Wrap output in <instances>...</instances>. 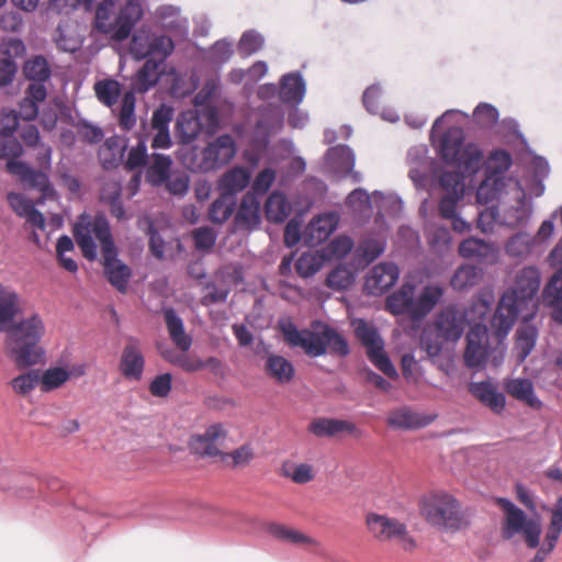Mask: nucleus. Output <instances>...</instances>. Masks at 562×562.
I'll return each instance as SVG.
<instances>
[{
	"label": "nucleus",
	"instance_id": "nucleus-1",
	"mask_svg": "<svg viewBox=\"0 0 562 562\" xmlns=\"http://www.w3.org/2000/svg\"><path fill=\"white\" fill-rule=\"evenodd\" d=\"M438 154L445 164L457 169L445 171L440 177L445 193L439 201V213L448 220L458 213V204L464 196L465 177L475 176L482 167L483 151L473 143H464V132L460 126H451L440 138Z\"/></svg>",
	"mask_w": 562,
	"mask_h": 562
},
{
	"label": "nucleus",
	"instance_id": "nucleus-2",
	"mask_svg": "<svg viewBox=\"0 0 562 562\" xmlns=\"http://www.w3.org/2000/svg\"><path fill=\"white\" fill-rule=\"evenodd\" d=\"M496 503L504 512L501 527L502 539L509 541L520 535L527 548L537 549L528 562H546L554 551L562 533V496L558 497L553 508L550 509V525L542 543H540L542 526L539 517L528 518L526 513L508 498L498 497Z\"/></svg>",
	"mask_w": 562,
	"mask_h": 562
},
{
	"label": "nucleus",
	"instance_id": "nucleus-3",
	"mask_svg": "<svg viewBox=\"0 0 562 562\" xmlns=\"http://www.w3.org/2000/svg\"><path fill=\"white\" fill-rule=\"evenodd\" d=\"M93 235L101 244L103 272L106 280L115 290L125 294L133 271L117 257V249L112 238L109 221L103 214H97L92 217L82 213L74 226V236L83 257L90 261L95 260L98 256V246Z\"/></svg>",
	"mask_w": 562,
	"mask_h": 562
},
{
	"label": "nucleus",
	"instance_id": "nucleus-4",
	"mask_svg": "<svg viewBox=\"0 0 562 562\" xmlns=\"http://www.w3.org/2000/svg\"><path fill=\"white\" fill-rule=\"evenodd\" d=\"M540 284L541 274L536 266L517 271L514 285L503 293L492 316V328L499 338H506L519 317L535 315Z\"/></svg>",
	"mask_w": 562,
	"mask_h": 562
},
{
	"label": "nucleus",
	"instance_id": "nucleus-5",
	"mask_svg": "<svg viewBox=\"0 0 562 562\" xmlns=\"http://www.w3.org/2000/svg\"><path fill=\"white\" fill-rule=\"evenodd\" d=\"M7 333L8 356L19 369L40 363L45 355L41 339L45 334V324L38 313L22 318L9 327Z\"/></svg>",
	"mask_w": 562,
	"mask_h": 562
},
{
	"label": "nucleus",
	"instance_id": "nucleus-6",
	"mask_svg": "<svg viewBox=\"0 0 562 562\" xmlns=\"http://www.w3.org/2000/svg\"><path fill=\"white\" fill-rule=\"evenodd\" d=\"M321 330L299 329L292 322L280 323V330L284 341L290 347H300L312 358L330 353L339 357L349 355L347 340L335 328L326 324H319Z\"/></svg>",
	"mask_w": 562,
	"mask_h": 562
},
{
	"label": "nucleus",
	"instance_id": "nucleus-7",
	"mask_svg": "<svg viewBox=\"0 0 562 562\" xmlns=\"http://www.w3.org/2000/svg\"><path fill=\"white\" fill-rule=\"evenodd\" d=\"M443 296L438 284L425 285L416 294V285L404 282L398 290L386 297V310L393 315H407L413 321L424 319Z\"/></svg>",
	"mask_w": 562,
	"mask_h": 562
},
{
	"label": "nucleus",
	"instance_id": "nucleus-8",
	"mask_svg": "<svg viewBox=\"0 0 562 562\" xmlns=\"http://www.w3.org/2000/svg\"><path fill=\"white\" fill-rule=\"evenodd\" d=\"M22 155L23 146L14 136H1L0 159L7 160L8 172L15 176L25 188L38 191L42 194L38 203L54 199L56 191L49 177L26 162L18 160Z\"/></svg>",
	"mask_w": 562,
	"mask_h": 562
},
{
	"label": "nucleus",
	"instance_id": "nucleus-9",
	"mask_svg": "<svg viewBox=\"0 0 562 562\" xmlns=\"http://www.w3.org/2000/svg\"><path fill=\"white\" fill-rule=\"evenodd\" d=\"M496 333L483 324L473 325L467 334V348L464 363L468 368L481 370L485 368L488 358H493V364L499 366L504 359L503 340Z\"/></svg>",
	"mask_w": 562,
	"mask_h": 562
},
{
	"label": "nucleus",
	"instance_id": "nucleus-10",
	"mask_svg": "<svg viewBox=\"0 0 562 562\" xmlns=\"http://www.w3.org/2000/svg\"><path fill=\"white\" fill-rule=\"evenodd\" d=\"M220 438H225V431L222 424H213L206 428L204 434L198 436L192 446L196 453L207 457L222 456V460L227 458L233 460V467H243L248 464L255 457L254 449L246 443L229 453H222L216 446Z\"/></svg>",
	"mask_w": 562,
	"mask_h": 562
},
{
	"label": "nucleus",
	"instance_id": "nucleus-11",
	"mask_svg": "<svg viewBox=\"0 0 562 562\" xmlns=\"http://www.w3.org/2000/svg\"><path fill=\"white\" fill-rule=\"evenodd\" d=\"M420 513L434 526L454 529L461 524L459 504L447 493H435L425 497L420 505Z\"/></svg>",
	"mask_w": 562,
	"mask_h": 562
},
{
	"label": "nucleus",
	"instance_id": "nucleus-12",
	"mask_svg": "<svg viewBox=\"0 0 562 562\" xmlns=\"http://www.w3.org/2000/svg\"><path fill=\"white\" fill-rule=\"evenodd\" d=\"M236 155V143L232 135L223 134L201 151L200 161H192L188 168L193 172H210L228 164Z\"/></svg>",
	"mask_w": 562,
	"mask_h": 562
},
{
	"label": "nucleus",
	"instance_id": "nucleus-13",
	"mask_svg": "<svg viewBox=\"0 0 562 562\" xmlns=\"http://www.w3.org/2000/svg\"><path fill=\"white\" fill-rule=\"evenodd\" d=\"M498 210L501 211L499 225L517 228L528 223L531 215V206L527 204L526 192L520 182L509 183V190Z\"/></svg>",
	"mask_w": 562,
	"mask_h": 562
},
{
	"label": "nucleus",
	"instance_id": "nucleus-14",
	"mask_svg": "<svg viewBox=\"0 0 562 562\" xmlns=\"http://www.w3.org/2000/svg\"><path fill=\"white\" fill-rule=\"evenodd\" d=\"M367 526L369 531L380 541L398 540L405 551H412L416 542L407 532L406 526L395 518L380 514H368Z\"/></svg>",
	"mask_w": 562,
	"mask_h": 562
},
{
	"label": "nucleus",
	"instance_id": "nucleus-15",
	"mask_svg": "<svg viewBox=\"0 0 562 562\" xmlns=\"http://www.w3.org/2000/svg\"><path fill=\"white\" fill-rule=\"evenodd\" d=\"M277 91L284 104L300 105L306 93V83L300 71L289 72L281 77L279 89L276 85L269 83L260 89L259 94L265 97L274 94Z\"/></svg>",
	"mask_w": 562,
	"mask_h": 562
},
{
	"label": "nucleus",
	"instance_id": "nucleus-16",
	"mask_svg": "<svg viewBox=\"0 0 562 562\" xmlns=\"http://www.w3.org/2000/svg\"><path fill=\"white\" fill-rule=\"evenodd\" d=\"M143 15L144 11L139 0H127L115 19L111 18V30L101 33L110 35L115 41H124L131 35L132 30Z\"/></svg>",
	"mask_w": 562,
	"mask_h": 562
},
{
	"label": "nucleus",
	"instance_id": "nucleus-17",
	"mask_svg": "<svg viewBox=\"0 0 562 562\" xmlns=\"http://www.w3.org/2000/svg\"><path fill=\"white\" fill-rule=\"evenodd\" d=\"M145 369V357L142 342L137 337L128 336L122 349L119 370L121 374L131 381H139Z\"/></svg>",
	"mask_w": 562,
	"mask_h": 562
},
{
	"label": "nucleus",
	"instance_id": "nucleus-18",
	"mask_svg": "<svg viewBox=\"0 0 562 562\" xmlns=\"http://www.w3.org/2000/svg\"><path fill=\"white\" fill-rule=\"evenodd\" d=\"M398 277L400 269L395 263L381 262L367 274L364 289L370 295H382L397 282Z\"/></svg>",
	"mask_w": 562,
	"mask_h": 562
},
{
	"label": "nucleus",
	"instance_id": "nucleus-19",
	"mask_svg": "<svg viewBox=\"0 0 562 562\" xmlns=\"http://www.w3.org/2000/svg\"><path fill=\"white\" fill-rule=\"evenodd\" d=\"M308 431L318 438H331L342 432L361 438L363 431L356 424L347 419L318 417L308 425Z\"/></svg>",
	"mask_w": 562,
	"mask_h": 562
},
{
	"label": "nucleus",
	"instance_id": "nucleus-20",
	"mask_svg": "<svg viewBox=\"0 0 562 562\" xmlns=\"http://www.w3.org/2000/svg\"><path fill=\"white\" fill-rule=\"evenodd\" d=\"M519 182L507 177H497L493 173L485 175V179L480 183L476 190V200L480 204H488L493 201L502 203L506 196V191L509 190V183Z\"/></svg>",
	"mask_w": 562,
	"mask_h": 562
},
{
	"label": "nucleus",
	"instance_id": "nucleus-21",
	"mask_svg": "<svg viewBox=\"0 0 562 562\" xmlns=\"http://www.w3.org/2000/svg\"><path fill=\"white\" fill-rule=\"evenodd\" d=\"M435 325L443 340L457 341L464 331L465 319L457 307L448 306L439 313Z\"/></svg>",
	"mask_w": 562,
	"mask_h": 562
},
{
	"label": "nucleus",
	"instance_id": "nucleus-22",
	"mask_svg": "<svg viewBox=\"0 0 562 562\" xmlns=\"http://www.w3.org/2000/svg\"><path fill=\"white\" fill-rule=\"evenodd\" d=\"M338 218L334 213H325L313 218L304 229L303 239L308 246H317L336 231Z\"/></svg>",
	"mask_w": 562,
	"mask_h": 562
},
{
	"label": "nucleus",
	"instance_id": "nucleus-23",
	"mask_svg": "<svg viewBox=\"0 0 562 562\" xmlns=\"http://www.w3.org/2000/svg\"><path fill=\"white\" fill-rule=\"evenodd\" d=\"M236 225L245 231H255L261 224V201L254 192H247L235 215Z\"/></svg>",
	"mask_w": 562,
	"mask_h": 562
},
{
	"label": "nucleus",
	"instance_id": "nucleus-24",
	"mask_svg": "<svg viewBox=\"0 0 562 562\" xmlns=\"http://www.w3.org/2000/svg\"><path fill=\"white\" fill-rule=\"evenodd\" d=\"M435 418V415L418 414L408 406H403L390 413L387 424L396 429H417L430 425Z\"/></svg>",
	"mask_w": 562,
	"mask_h": 562
},
{
	"label": "nucleus",
	"instance_id": "nucleus-25",
	"mask_svg": "<svg viewBox=\"0 0 562 562\" xmlns=\"http://www.w3.org/2000/svg\"><path fill=\"white\" fill-rule=\"evenodd\" d=\"M20 295L15 290L0 283V333L9 329L20 314Z\"/></svg>",
	"mask_w": 562,
	"mask_h": 562
},
{
	"label": "nucleus",
	"instance_id": "nucleus-26",
	"mask_svg": "<svg viewBox=\"0 0 562 562\" xmlns=\"http://www.w3.org/2000/svg\"><path fill=\"white\" fill-rule=\"evenodd\" d=\"M470 392L485 406L496 414L504 411L506 398L497 387L487 381L475 382L470 385Z\"/></svg>",
	"mask_w": 562,
	"mask_h": 562
},
{
	"label": "nucleus",
	"instance_id": "nucleus-27",
	"mask_svg": "<svg viewBox=\"0 0 562 562\" xmlns=\"http://www.w3.org/2000/svg\"><path fill=\"white\" fill-rule=\"evenodd\" d=\"M251 172L246 167H233L218 180V189L223 194L234 196L241 192L250 182Z\"/></svg>",
	"mask_w": 562,
	"mask_h": 562
},
{
	"label": "nucleus",
	"instance_id": "nucleus-28",
	"mask_svg": "<svg viewBox=\"0 0 562 562\" xmlns=\"http://www.w3.org/2000/svg\"><path fill=\"white\" fill-rule=\"evenodd\" d=\"M325 165L334 172L346 176L355 167V154L347 145L330 147L325 154Z\"/></svg>",
	"mask_w": 562,
	"mask_h": 562
},
{
	"label": "nucleus",
	"instance_id": "nucleus-29",
	"mask_svg": "<svg viewBox=\"0 0 562 562\" xmlns=\"http://www.w3.org/2000/svg\"><path fill=\"white\" fill-rule=\"evenodd\" d=\"M538 336V328L532 324L524 323L516 329L514 351L519 364L522 363L535 349Z\"/></svg>",
	"mask_w": 562,
	"mask_h": 562
},
{
	"label": "nucleus",
	"instance_id": "nucleus-30",
	"mask_svg": "<svg viewBox=\"0 0 562 562\" xmlns=\"http://www.w3.org/2000/svg\"><path fill=\"white\" fill-rule=\"evenodd\" d=\"M127 148V139L122 136H111L105 139L99 151L100 161L104 169L117 167L124 158Z\"/></svg>",
	"mask_w": 562,
	"mask_h": 562
},
{
	"label": "nucleus",
	"instance_id": "nucleus-31",
	"mask_svg": "<svg viewBox=\"0 0 562 562\" xmlns=\"http://www.w3.org/2000/svg\"><path fill=\"white\" fill-rule=\"evenodd\" d=\"M166 326L173 344L182 351H188L192 345V338L186 334L182 318L172 307L164 310Z\"/></svg>",
	"mask_w": 562,
	"mask_h": 562
},
{
	"label": "nucleus",
	"instance_id": "nucleus-32",
	"mask_svg": "<svg viewBox=\"0 0 562 562\" xmlns=\"http://www.w3.org/2000/svg\"><path fill=\"white\" fill-rule=\"evenodd\" d=\"M506 391L518 401L526 403L533 409H540L542 402L535 394L533 384L529 379L517 378L507 382Z\"/></svg>",
	"mask_w": 562,
	"mask_h": 562
},
{
	"label": "nucleus",
	"instance_id": "nucleus-33",
	"mask_svg": "<svg viewBox=\"0 0 562 562\" xmlns=\"http://www.w3.org/2000/svg\"><path fill=\"white\" fill-rule=\"evenodd\" d=\"M87 11L94 10V27L97 31L109 32L113 18L115 0H82Z\"/></svg>",
	"mask_w": 562,
	"mask_h": 562
},
{
	"label": "nucleus",
	"instance_id": "nucleus-34",
	"mask_svg": "<svg viewBox=\"0 0 562 562\" xmlns=\"http://www.w3.org/2000/svg\"><path fill=\"white\" fill-rule=\"evenodd\" d=\"M265 370L271 379L280 384L290 383L295 374V369L288 359L273 353L267 357Z\"/></svg>",
	"mask_w": 562,
	"mask_h": 562
},
{
	"label": "nucleus",
	"instance_id": "nucleus-35",
	"mask_svg": "<svg viewBox=\"0 0 562 562\" xmlns=\"http://www.w3.org/2000/svg\"><path fill=\"white\" fill-rule=\"evenodd\" d=\"M291 204L280 191H273L265 203V215L268 222L283 223L291 213Z\"/></svg>",
	"mask_w": 562,
	"mask_h": 562
},
{
	"label": "nucleus",
	"instance_id": "nucleus-36",
	"mask_svg": "<svg viewBox=\"0 0 562 562\" xmlns=\"http://www.w3.org/2000/svg\"><path fill=\"white\" fill-rule=\"evenodd\" d=\"M176 131L183 144H190L202 133L203 123L194 111L183 112L177 119Z\"/></svg>",
	"mask_w": 562,
	"mask_h": 562
},
{
	"label": "nucleus",
	"instance_id": "nucleus-37",
	"mask_svg": "<svg viewBox=\"0 0 562 562\" xmlns=\"http://www.w3.org/2000/svg\"><path fill=\"white\" fill-rule=\"evenodd\" d=\"M536 246V237L526 232L513 235L505 244V252L510 258L524 260L528 258Z\"/></svg>",
	"mask_w": 562,
	"mask_h": 562
},
{
	"label": "nucleus",
	"instance_id": "nucleus-38",
	"mask_svg": "<svg viewBox=\"0 0 562 562\" xmlns=\"http://www.w3.org/2000/svg\"><path fill=\"white\" fill-rule=\"evenodd\" d=\"M171 165L172 160L170 156L154 154L146 171L147 181L154 187L164 184L170 176Z\"/></svg>",
	"mask_w": 562,
	"mask_h": 562
},
{
	"label": "nucleus",
	"instance_id": "nucleus-39",
	"mask_svg": "<svg viewBox=\"0 0 562 562\" xmlns=\"http://www.w3.org/2000/svg\"><path fill=\"white\" fill-rule=\"evenodd\" d=\"M146 61L137 71L134 88L136 91L144 93L157 85L160 78V64L154 58H145Z\"/></svg>",
	"mask_w": 562,
	"mask_h": 562
},
{
	"label": "nucleus",
	"instance_id": "nucleus-40",
	"mask_svg": "<svg viewBox=\"0 0 562 562\" xmlns=\"http://www.w3.org/2000/svg\"><path fill=\"white\" fill-rule=\"evenodd\" d=\"M482 278V270L473 265H461L451 277L450 284L457 291L475 286Z\"/></svg>",
	"mask_w": 562,
	"mask_h": 562
},
{
	"label": "nucleus",
	"instance_id": "nucleus-41",
	"mask_svg": "<svg viewBox=\"0 0 562 562\" xmlns=\"http://www.w3.org/2000/svg\"><path fill=\"white\" fill-rule=\"evenodd\" d=\"M235 209L236 198L221 193L209 207V218L212 223L222 225L228 221Z\"/></svg>",
	"mask_w": 562,
	"mask_h": 562
},
{
	"label": "nucleus",
	"instance_id": "nucleus-42",
	"mask_svg": "<svg viewBox=\"0 0 562 562\" xmlns=\"http://www.w3.org/2000/svg\"><path fill=\"white\" fill-rule=\"evenodd\" d=\"M324 262L325 256L318 251L303 252L295 262V271L301 278L307 279L316 274Z\"/></svg>",
	"mask_w": 562,
	"mask_h": 562
},
{
	"label": "nucleus",
	"instance_id": "nucleus-43",
	"mask_svg": "<svg viewBox=\"0 0 562 562\" xmlns=\"http://www.w3.org/2000/svg\"><path fill=\"white\" fill-rule=\"evenodd\" d=\"M94 92L102 104L112 108L117 103L122 87L117 80L109 78L97 81Z\"/></svg>",
	"mask_w": 562,
	"mask_h": 562
},
{
	"label": "nucleus",
	"instance_id": "nucleus-44",
	"mask_svg": "<svg viewBox=\"0 0 562 562\" xmlns=\"http://www.w3.org/2000/svg\"><path fill=\"white\" fill-rule=\"evenodd\" d=\"M23 72L30 81L47 82L52 76V69L44 56H34L25 61Z\"/></svg>",
	"mask_w": 562,
	"mask_h": 562
},
{
	"label": "nucleus",
	"instance_id": "nucleus-45",
	"mask_svg": "<svg viewBox=\"0 0 562 562\" xmlns=\"http://www.w3.org/2000/svg\"><path fill=\"white\" fill-rule=\"evenodd\" d=\"M136 98L134 91H126L117 113L119 125L123 131H131L136 125L135 115Z\"/></svg>",
	"mask_w": 562,
	"mask_h": 562
},
{
	"label": "nucleus",
	"instance_id": "nucleus-46",
	"mask_svg": "<svg viewBox=\"0 0 562 562\" xmlns=\"http://www.w3.org/2000/svg\"><path fill=\"white\" fill-rule=\"evenodd\" d=\"M493 250L492 244L475 237L464 239L459 246V255L463 258L486 259Z\"/></svg>",
	"mask_w": 562,
	"mask_h": 562
},
{
	"label": "nucleus",
	"instance_id": "nucleus-47",
	"mask_svg": "<svg viewBox=\"0 0 562 562\" xmlns=\"http://www.w3.org/2000/svg\"><path fill=\"white\" fill-rule=\"evenodd\" d=\"M268 531L271 536L284 542L293 544H316L313 538L284 525L270 524Z\"/></svg>",
	"mask_w": 562,
	"mask_h": 562
},
{
	"label": "nucleus",
	"instance_id": "nucleus-48",
	"mask_svg": "<svg viewBox=\"0 0 562 562\" xmlns=\"http://www.w3.org/2000/svg\"><path fill=\"white\" fill-rule=\"evenodd\" d=\"M71 372L61 367L48 368L40 375V385L43 392H50L61 387L70 378Z\"/></svg>",
	"mask_w": 562,
	"mask_h": 562
},
{
	"label": "nucleus",
	"instance_id": "nucleus-49",
	"mask_svg": "<svg viewBox=\"0 0 562 562\" xmlns=\"http://www.w3.org/2000/svg\"><path fill=\"white\" fill-rule=\"evenodd\" d=\"M355 334L361 344L366 347V351L376 348L384 344L378 329L368 324L364 319H358L355 325Z\"/></svg>",
	"mask_w": 562,
	"mask_h": 562
},
{
	"label": "nucleus",
	"instance_id": "nucleus-50",
	"mask_svg": "<svg viewBox=\"0 0 562 562\" xmlns=\"http://www.w3.org/2000/svg\"><path fill=\"white\" fill-rule=\"evenodd\" d=\"M385 246L386 243L384 239L369 236L359 243L357 254L367 263H370L384 252Z\"/></svg>",
	"mask_w": 562,
	"mask_h": 562
},
{
	"label": "nucleus",
	"instance_id": "nucleus-51",
	"mask_svg": "<svg viewBox=\"0 0 562 562\" xmlns=\"http://www.w3.org/2000/svg\"><path fill=\"white\" fill-rule=\"evenodd\" d=\"M367 356L370 362L387 378L395 379L398 376L396 368L384 349V344L367 351Z\"/></svg>",
	"mask_w": 562,
	"mask_h": 562
},
{
	"label": "nucleus",
	"instance_id": "nucleus-52",
	"mask_svg": "<svg viewBox=\"0 0 562 562\" xmlns=\"http://www.w3.org/2000/svg\"><path fill=\"white\" fill-rule=\"evenodd\" d=\"M512 156L506 150H494L485 162L486 172L497 177H506L505 173L512 167Z\"/></svg>",
	"mask_w": 562,
	"mask_h": 562
},
{
	"label": "nucleus",
	"instance_id": "nucleus-53",
	"mask_svg": "<svg viewBox=\"0 0 562 562\" xmlns=\"http://www.w3.org/2000/svg\"><path fill=\"white\" fill-rule=\"evenodd\" d=\"M151 36L153 34L146 30H138L134 33L130 52L135 59L142 60L148 58L150 55Z\"/></svg>",
	"mask_w": 562,
	"mask_h": 562
},
{
	"label": "nucleus",
	"instance_id": "nucleus-54",
	"mask_svg": "<svg viewBox=\"0 0 562 562\" xmlns=\"http://www.w3.org/2000/svg\"><path fill=\"white\" fill-rule=\"evenodd\" d=\"M37 384H40V373L37 370H30L10 381V385L14 393L21 396L30 394Z\"/></svg>",
	"mask_w": 562,
	"mask_h": 562
},
{
	"label": "nucleus",
	"instance_id": "nucleus-55",
	"mask_svg": "<svg viewBox=\"0 0 562 562\" xmlns=\"http://www.w3.org/2000/svg\"><path fill=\"white\" fill-rule=\"evenodd\" d=\"M265 44L263 36L255 30L246 31L238 43V53L243 57H249L260 50Z\"/></svg>",
	"mask_w": 562,
	"mask_h": 562
},
{
	"label": "nucleus",
	"instance_id": "nucleus-56",
	"mask_svg": "<svg viewBox=\"0 0 562 562\" xmlns=\"http://www.w3.org/2000/svg\"><path fill=\"white\" fill-rule=\"evenodd\" d=\"M173 48V42L169 36L153 34L148 58H154L161 65L172 54Z\"/></svg>",
	"mask_w": 562,
	"mask_h": 562
},
{
	"label": "nucleus",
	"instance_id": "nucleus-57",
	"mask_svg": "<svg viewBox=\"0 0 562 562\" xmlns=\"http://www.w3.org/2000/svg\"><path fill=\"white\" fill-rule=\"evenodd\" d=\"M498 117V110L490 103L481 102L473 111V121L484 128L494 126L497 123Z\"/></svg>",
	"mask_w": 562,
	"mask_h": 562
},
{
	"label": "nucleus",
	"instance_id": "nucleus-58",
	"mask_svg": "<svg viewBox=\"0 0 562 562\" xmlns=\"http://www.w3.org/2000/svg\"><path fill=\"white\" fill-rule=\"evenodd\" d=\"M543 305L562 304V276L555 272L547 282L541 294Z\"/></svg>",
	"mask_w": 562,
	"mask_h": 562
},
{
	"label": "nucleus",
	"instance_id": "nucleus-59",
	"mask_svg": "<svg viewBox=\"0 0 562 562\" xmlns=\"http://www.w3.org/2000/svg\"><path fill=\"white\" fill-rule=\"evenodd\" d=\"M284 114L279 106L266 110L262 119L258 121L257 128L266 130L268 134L278 133L283 125Z\"/></svg>",
	"mask_w": 562,
	"mask_h": 562
},
{
	"label": "nucleus",
	"instance_id": "nucleus-60",
	"mask_svg": "<svg viewBox=\"0 0 562 562\" xmlns=\"http://www.w3.org/2000/svg\"><path fill=\"white\" fill-rule=\"evenodd\" d=\"M222 83L218 77L207 79L201 90L194 95V105L209 104L220 93Z\"/></svg>",
	"mask_w": 562,
	"mask_h": 562
},
{
	"label": "nucleus",
	"instance_id": "nucleus-61",
	"mask_svg": "<svg viewBox=\"0 0 562 562\" xmlns=\"http://www.w3.org/2000/svg\"><path fill=\"white\" fill-rule=\"evenodd\" d=\"M353 282V276L346 267H337L333 269L326 279L328 288L334 290H346Z\"/></svg>",
	"mask_w": 562,
	"mask_h": 562
},
{
	"label": "nucleus",
	"instance_id": "nucleus-62",
	"mask_svg": "<svg viewBox=\"0 0 562 562\" xmlns=\"http://www.w3.org/2000/svg\"><path fill=\"white\" fill-rule=\"evenodd\" d=\"M232 55V43L226 40H220L211 47L207 58L212 65L221 67L231 59Z\"/></svg>",
	"mask_w": 562,
	"mask_h": 562
},
{
	"label": "nucleus",
	"instance_id": "nucleus-63",
	"mask_svg": "<svg viewBox=\"0 0 562 562\" xmlns=\"http://www.w3.org/2000/svg\"><path fill=\"white\" fill-rule=\"evenodd\" d=\"M217 239V232L209 226L199 227L193 232L194 247L198 250H211Z\"/></svg>",
	"mask_w": 562,
	"mask_h": 562
},
{
	"label": "nucleus",
	"instance_id": "nucleus-64",
	"mask_svg": "<svg viewBox=\"0 0 562 562\" xmlns=\"http://www.w3.org/2000/svg\"><path fill=\"white\" fill-rule=\"evenodd\" d=\"M54 41L59 49L67 53H75L81 47L79 37L68 34L60 24L56 29Z\"/></svg>",
	"mask_w": 562,
	"mask_h": 562
}]
</instances>
